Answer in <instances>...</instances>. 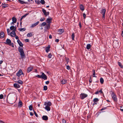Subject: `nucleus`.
I'll return each mask as SVG.
<instances>
[{
	"label": "nucleus",
	"mask_w": 123,
	"mask_h": 123,
	"mask_svg": "<svg viewBox=\"0 0 123 123\" xmlns=\"http://www.w3.org/2000/svg\"><path fill=\"white\" fill-rule=\"evenodd\" d=\"M18 50L20 53L21 58L23 59L25 57V55L23 49L21 47H19L18 48Z\"/></svg>",
	"instance_id": "1"
},
{
	"label": "nucleus",
	"mask_w": 123,
	"mask_h": 123,
	"mask_svg": "<svg viewBox=\"0 0 123 123\" xmlns=\"http://www.w3.org/2000/svg\"><path fill=\"white\" fill-rule=\"evenodd\" d=\"M36 76L38 77V78H42L44 80H46L47 79V76L43 72L42 73V74L41 75L38 74Z\"/></svg>",
	"instance_id": "2"
},
{
	"label": "nucleus",
	"mask_w": 123,
	"mask_h": 123,
	"mask_svg": "<svg viewBox=\"0 0 123 123\" xmlns=\"http://www.w3.org/2000/svg\"><path fill=\"white\" fill-rule=\"evenodd\" d=\"M111 95L112 97V98L114 101L115 102H117V98L116 95L113 92H111Z\"/></svg>",
	"instance_id": "3"
},
{
	"label": "nucleus",
	"mask_w": 123,
	"mask_h": 123,
	"mask_svg": "<svg viewBox=\"0 0 123 123\" xmlns=\"http://www.w3.org/2000/svg\"><path fill=\"white\" fill-rule=\"evenodd\" d=\"M106 11V10L105 9H102L101 10L100 13L102 15V18L103 19L105 18V14Z\"/></svg>",
	"instance_id": "4"
},
{
	"label": "nucleus",
	"mask_w": 123,
	"mask_h": 123,
	"mask_svg": "<svg viewBox=\"0 0 123 123\" xmlns=\"http://www.w3.org/2000/svg\"><path fill=\"white\" fill-rule=\"evenodd\" d=\"M88 95L84 93H82L80 95V97L81 99H83L87 97Z\"/></svg>",
	"instance_id": "5"
},
{
	"label": "nucleus",
	"mask_w": 123,
	"mask_h": 123,
	"mask_svg": "<svg viewBox=\"0 0 123 123\" xmlns=\"http://www.w3.org/2000/svg\"><path fill=\"white\" fill-rule=\"evenodd\" d=\"M23 74V72L21 69H20L16 73V75L18 77H19L20 75Z\"/></svg>",
	"instance_id": "6"
},
{
	"label": "nucleus",
	"mask_w": 123,
	"mask_h": 123,
	"mask_svg": "<svg viewBox=\"0 0 123 123\" xmlns=\"http://www.w3.org/2000/svg\"><path fill=\"white\" fill-rule=\"evenodd\" d=\"M11 41L8 38L6 40V42L5 43L6 44L8 45L9 46L12 45V44L11 43Z\"/></svg>",
	"instance_id": "7"
},
{
	"label": "nucleus",
	"mask_w": 123,
	"mask_h": 123,
	"mask_svg": "<svg viewBox=\"0 0 123 123\" xmlns=\"http://www.w3.org/2000/svg\"><path fill=\"white\" fill-rule=\"evenodd\" d=\"M42 11L46 17L47 15H49V12H46V10L44 9H42Z\"/></svg>",
	"instance_id": "8"
},
{
	"label": "nucleus",
	"mask_w": 123,
	"mask_h": 123,
	"mask_svg": "<svg viewBox=\"0 0 123 123\" xmlns=\"http://www.w3.org/2000/svg\"><path fill=\"white\" fill-rule=\"evenodd\" d=\"M52 18L50 17H49V18H47V20H46V22L48 23V24H50L52 22Z\"/></svg>",
	"instance_id": "9"
},
{
	"label": "nucleus",
	"mask_w": 123,
	"mask_h": 123,
	"mask_svg": "<svg viewBox=\"0 0 123 123\" xmlns=\"http://www.w3.org/2000/svg\"><path fill=\"white\" fill-rule=\"evenodd\" d=\"M50 101L48 102H45L44 104V105L45 106H50L52 105Z\"/></svg>",
	"instance_id": "10"
},
{
	"label": "nucleus",
	"mask_w": 123,
	"mask_h": 123,
	"mask_svg": "<svg viewBox=\"0 0 123 123\" xmlns=\"http://www.w3.org/2000/svg\"><path fill=\"white\" fill-rule=\"evenodd\" d=\"M64 31L63 29H59L58 31V34H61L63 33Z\"/></svg>",
	"instance_id": "11"
},
{
	"label": "nucleus",
	"mask_w": 123,
	"mask_h": 123,
	"mask_svg": "<svg viewBox=\"0 0 123 123\" xmlns=\"http://www.w3.org/2000/svg\"><path fill=\"white\" fill-rule=\"evenodd\" d=\"M39 23V21H37L35 23L32 24L31 26V27L33 28L37 25Z\"/></svg>",
	"instance_id": "12"
},
{
	"label": "nucleus",
	"mask_w": 123,
	"mask_h": 123,
	"mask_svg": "<svg viewBox=\"0 0 123 123\" xmlns=\"http://www.w3.org/2000/svg\"><path fill=\"white\" fill-rule=\"evenodd\" d=\"M16 35L15 32L14 31H12L10 33L11 36L12 37L15 36Z\"/></svg>",
	"instance_id": "13"
},
{
	"label": "nucleus",
	"mask_w": 123,
	"mask_h": 123,
	"mask_svg": "<svg viewBox=\"0 0 123 123\" xmlns=\"http://www.w3.org/2000/svg\"><path fill=\"white\" fill-rule=\"evenodd\" d=\"M17 42L20 46L21 47H23V44L22 43L19 39L17 40Z\"/></svg>",
	"instance_id": "14"
},
{
	"label": "nucleus",
	"mask_w": 123,
	"mask_h": 123,
	"mask_svg": "<svg viewBox=\"0 0 123 123\" xmlns=\"http://www.w3.org/2000/svg\"><path fill=\"white\" fill-rule=\"evenodd\" d=\"M4 33L3 32H1L0 33V38L1 39L4 38Z\"/></svg>",
	"instance_id": "15"
},
{
	"label": "nucleus",
	"mask_w": 123,
	"mask_h": 123,
	"mask_svg": "<svg viewBox=\"0 0 123 123\" xmlns=\"http://www.w3.org/2000/svg\"><path fill=\"white\" fill-rule=\"evenodd\" d=\"M42 119L46 121L48 120V117L46 115L43 116L42 117Z\"/></svg>",
	"instance_id": "16"
},
{
	"label": "nucleus",
	"mask_w": 123,
	"mask_h": 123,
	"mask_svg": "<svg viewBox=\"0 0 123 123\" xmlns=\"http://www.w3.org/2000/svg\"><path fill=\"white\" fill-rule=\"evenodd\" d=\"M50 45H48L47 48H46L45 49L47 53H48V52L50 51Z\"/></svg>",
	"instance_id": "17"
},
{
	"label": "nucleus",
	"mask_w": 123,
	"mask_h": 123,
	"mask_svg": "<svg viewBox=\"0 0 123 123\" xmlns=\"http://www.w3.org/2000/svg\"><path fill=\"white\" fill-rule=\"evenodd\" d=\"M33 69V68L32 67H30L27 69V71L28 73H29Z\"/></svg>",
	"instance_id": "18"
},
{
	"label": "nucleus",
	"mask_w": 123,
	"mask_h": 123,
	"mask_svg": "<svg viewBox=\"0 0 123 123\" xmlns=\"http://www.w3.org/2000/svg\"><path fill=\"white\" fill-rule=\"evenodd\" d=\"M80 9L82 11H83L84 10V7L82 4H80Z\"/></svg>",
	"instance_id": "19"
},
{
	"label": "nucleus",
	"mask_w": 123,
	"mask_h": 123,
	"mask_svg": "<svg viewBox=\"0 0 123 123\" xmlns=\"http://www.w3.org/2000/svg\"><path fill=\"white\" fill-rule=\"evenodd\" d=\"M13 86L14 87L17 88H19L20 87L19 85L17 84H14Z\"/></svg>",
	"instance_id": "20"
},
{
	"label": "nucleus",
	"mask_w": 123,
	"mask_h": 123,
	"mask_svg": "<svg viewBox=\"0 0 123 123\" xmlns=\"http://www.w3.org/2000/svg\"><path fill=\"white\" fill-rule=\"evenodd\" d=\"M50 28V24H48L46 25V26L45 27V28H46L47 30H49Z\"/></svg>",
	"instance_id": "21"
},
{
	"label": "nucleus",
	"mask_w": 123,
	"mask_h": 123,
	"mask_svg": "<svg viewBox=\"0 0 123 123\" xmlns=\"http://www.w3.org/2000/svg\"><path fill=\"white\" fill-rule=\"evenodd\" d=\"M33 33L31 32L28 33L27 34V36L28 37H30L32 36L33 34Z\"/></svg>",
	"instance_id": "22"
},
{
	"label": "nucleus",
	"mask_w": 123,
	"mask_h": 123,
	"mask_svg": "<svg viewBox=\"0 0 123 123\" xmlns=\"http://www.w3.org/2000/svg\"><path fill=\"white\" fill-rule=\"evenodd\" d=\"M18 106L20 107H21L22 106V103L20 100H19L18 102Z\"/></svg>",
	"instance_id": "23"
},
{
	"label": "nucleus",
	"mask_w": 123,
	"mask_h": 123,
	"mask_svg": "<svg viewBox=\"0 0 123 123\" xmlns=\"http://www.w3.org/2000/svg\"><path fill=\"white\" fill-rule=\"evenodd\" d=\"M1 5L3 8H5V7H8V4H5L2 3Z\"/></svg>",
	"instance_id": "24"
},
{
	"label": "nucleus",
	"mask_w": 123,
	"mask_h": 123,
	"mask_svg": "<svg viewBox=\"0 0 123 123\" xmlns=\"http://www.w3.org/2000/svg\"><path fill=\"white\" fill-rule=\"evenodd\" d=\"M67 80L65 79H63L61 82V84H65L66 83Z\"/></svg>",
	"instance_id": "25"
},
{
	"label": "nucleus",
	"mask_w": 123,
	"mask_h": 123,
	"mask_svg": "<svg viewBox=\"0 0 123 123\" xmlns=\"http://www.w3.org/2000/svg\"><path fill=\"white\" fill-rule=\"evenodd\" d=\"M12 22L14 23H16L17 22V19L16 18L13 17L12 18Z\"/></svg>",
	"instance_id": "26"
},
{
	"label": "nucleus",
	"mask_w": 123,
	"mask_h": 123,
	"mask_svg": "<svg viewBox=\"0 0 123 123\" xmlns=\"http://www.w3.org/2000/svg\"><path fill=\"white\" fill-rule=\"evenodd\" d=\"M45 108L46 110L48 111H49L50 110V106H45Z\"/></svg>",
	"instance_id": "27"
},
{
	"label": "nucleus",
	"mask_w": 123,
	"mask_h": 123,
	"mask_svg": "<svg viewBox=\"0 0 123 123\" xmlns=\"http://www.w3.org/2000/svg\"><path fill=\"white\" fill-rule=\"evenodd\" d=\"M18 0L19 1V3L22 4H26L27 3L26 2L24 1L21 0Z\"/></svg>",
	"instance_id": "28"
},
{
	"label": "nucleus",
	"mask_w": 123,
	"mask_h": 123,
	"mask_svg": "<svg viewBox=\"0 0 123 123\" xmlns=\"http://www.w3.org/2000/svg\"><path fill=\"white\" fill-rule=\"evenodd\" d=\"M118 66L122 68H123V66L121 64V63L119 62H118Z\"/></svg>",
	"instance_id": "29"
},
{
	"label": "nucleus",
	"mask_w": 123,
	"mask_h": 123,
	"mask_svg": "<svg viewBox=\"0 0 123 123\" xmlns=\"http://www.w3.org/2000/svg\"><path fill=\"white\" fill-rule=\"evenodd\" d=\"M91 45L90 44H88L87 45L86 48L87 49H90L91 47Z\"/></svg>",
	"instance_id": "30"
},
{
	"label": "nucleus",
	"mask_w": 123,
	"mask_h": 123,
	"mask_svg": "<svg viewBox=\"0 0 123 123\" xmlns=\"http://www.w3.org/2000/svg\"><path fill=\"white\" fill-rule=\"evenodd\" d=\"M92 72L93 73L92 74V76L93 77H97V76H95V71L94 69H93Z\"/></svg>",
	"instance_id": "31"
},
{
	"label": "nucleus",
	"mask_w": 123,
	"mask_h": 123,
	"mask_svg": "<svg viewBox=\"0 0 123 123\" xmlns=\"http://www.w3.org/2000/svg\"><path fill=\"white\" fill-rule=\"evenodd\" d=\"M99 100L98 99V98H94L93 99V101L94 102H95L96 103Z\"/></svg>",
	"instance_id": "32"
},
{
	"label": "nucleus",
	"mask_w": 123,
	"mask_h": 123,
	"mask_svg": "<svg viewBox=\"0 0 123 123\" xmlns=\"http://www.w3.org/2000/svg\"><path fill=\"white\" fill-rule=\"evenodd\" d=\"M100 81L101 84H103L104 83V80L103 78H101L100 79Z\"/></svg>",
	"instance_id": "33"
},
{
	"label": "nucleus",
	"mask_w": 123,
	"mask_h": 123,
	"mask_svg": "<svg viewBox=\"0 0 123 123\" xmlns=\"http://www.w3.org/2000/svg\"><path fill=\"white\" fill-rule=\"evenodd\" d=\"M75 36L74 35V33H73L71 35V37L72 40H74V37Z\"/></svg>",
	"instance_id": "34"
},
{
	"label": "nucleus",
	"mask_w": 123,
	"mask_h": 123,
	"mask_svg": "<svg viewBox=\"0 0 123 123\" xmlns=\"http://www.w3.org/2000/svg\"><path fill=\"white\" fill-rule=\"evenodd\" d=\"M46 25V23L45 22H44L42 23L41 25V27H43Z\"/></svg>",
	"instance_id": "35"
},
{
	"label": "nucleus",
	"mask_w": 123,
	"mask_h": 123,
	"mask_svg": "<svg viewBox=\"0 0 123 123\" xmlns=\"http://www.w3.org/2000/svg\"><path fill=\"white\" fill-rule=\"evenodd\" d=\"M43 90L44 91H46L48 89L47 87V86H44L43 87Z\"/></svg>",
	"instance_id": "36"
},
{
	"label": "nucleus",
	"mask_w": 123,
	"mask_h": 123,
	"mask_svg": "<svg viewBox=\"0 0 123 123\" xmlns=\"http://www.w3.org/2000/svg\"><path fill=\"white\" fill-rule=\"evenodd\" d=\"M18 83L20 84L21 85L23 83V81L20 80H19L18 81Z\"/></svg>",
	"instance_id": "37"
},
{
	"label": "nucleus",
	"mask_w": 123,
	"mask_h": 123,
	"mask_svg": "<svg viewBox=\"0 0 123 123\" xmlns=\"http://www.w3.org/2000/svg\"><path fill=\"white\" fill-rule=\"evenodd\" d=\"M35 3L38 4H39L40 3V1L39 0H35Z\"/></svg>",
	"instance_id": "38"
},
{
	"label": "nucleus",
	"mask_w": 123,
	"mask_h": 123,
	"mask_svg": "<svg viewBox=\"0 0 123 123\" xmlns=\"http://www.w3.org/2000/svg\"><path fill=\"white\" fill-rule=\"evenodd\" d=\"M110 106H107L106 107H103V108H102V109H101L100 110L101 111H102L103 110H105V109H107V107H109Z\"/></svg>",
	"instance_id": "39"
},
{
	"label": "nucleus",
	"mask_w": 123,
	"mask_h": 123,
	"mask_svg": "<svg viewBox=\"0 0 123 123\" xmlns=\"http://www.w3.org/2000/svg\"><path fill=\"white\" fill-rule=\"evenodd\" d=\"M45 1L44 0H41L40 1V3H41L42 4H44L45 3Z\"/></svg>",
	"instance_id": "40"
},
{
	"label": "nucleus",
	"mask_w": 123,
	"mask_h": 123,
	"mask_svg": "<svg viewBox=\"0 0 123 123\" xmlns=\"http://www.w3.org/2000/svg\"><path fill=\"white\" fill-rule=\"evenodd\" d=\"M19 30L20 31H25V28H21L19 29Z\"/></svg>",
	"instance_id": "41"
},
{
	"label": "nucleus",
	"mask_w": 123,
	"mask_h": 123,
	"mask_svg": "<svg viewBox=\"0 0 123 123\" xmlns=\"http://www.w3.org/2000/svg\"><path fill=\"white\" fill-rule=\"evenodd\" d=\"M33 111L34 112V114L35 116L37 117L38 116V115L37 114L36 111L34 110H33Z\"/></svg>",
	"instance_id": "42"
},
{
	"label": "nucleus",
	"mask_w": 123,
	"mask_h": 123,
	"mask_svg": "<svg viewBox=\"0 0 123 123\" xmlns=\"http://www.w3.org/2000/svg\"><path fill=\"white\" fill-rule=\"evenodd\" d=\"M32 105H30L29 107V109L30 111H31L32 110Z\"/></svg>",
	"instance_id": "43"
},
{
	"label": "nucleus",
	"mask_w": 123,
	"mask_h": 123,
	"mask_svg": "<svg viewBox=\"0 0 123 123\" xmlns=\"http://www.w3.org/2000/svg\"><path fill=\"white\" fill-rule=\"evenodd\" d=\"M14 27H15L13 26H11L10 27V29L11 30H13L14 29Z\"/></svg>",
	"instance_id": "44"
},
{
	"label": "nucleus",
	"mask_w": 123,
	"mask_h": 123,
	"mask_svg": "<svg viewBox=\"0 0 123 123\" xmlns=\"http://www.w3.org/2000/svg\"><path fill=\"white\" fill-rule=\"evenodd\" d=\"M66 60L67 62V64H68L69 62V59L68 58H67L66 57H65Z\"/></svg>",
	"instance_id": "45"
},
{
	"label": "nucleus",
	"mask_w": 123,
	"mask_h": 123,
	"mask_svg": "<svg viewBox=\"0 0 123 123\" xmlns=\"http://www.w3.org/2000/svg\"><path fill=\"white\" fill-rule=\"evenodd\" d=\"M45 19V18H40V21H41V22H42V21H44Z\"/></svg>",
	"instance_id": "46"
},
{
	"label": "nucleus",
	"mask_w": 123,
	"mask_h": 123,
	"mask_svg": "<svg viewBox=\"0 0 123 123\" xmlns=\"http://www.w3.org/2000/svg\"><path fill=\"white\" fill-rule=\"evenodd\" d=\"M48 57L49 58H51V57L52 56V54L51 53H49L48 55Z\"/></svg>",
	"instance_id": "47"
},
{
	"label": "nucleus",
	"mask_w": 123,
	"mask_h": 123,
	"mask_svg": "<svg viewBox=\"0 0 123 123\" xmlns=\"http://www.w3.org/2000/svg\"><path fill=\"white\" fill-rule=\"evenodd\" d=\"M62 123H66V122L64 118H63L62 119Z\"/></svg>",
	"instance_id": "48"
},
{
	"label": "nucleus",
	"mask_w": 123,
	"mask_h": 123,
	"mask_svg": "<svg viewBox=\"0 0 123 123\" xmlns=\"http://www.w3.org/2000/svg\"><path fill=\"white\" fill-rule=\"evenodd\" d=\"M29 14V13H26L23 16H22V17L23 18H25L26 17V16L27 15Z\"/></svg>",
	"instance_id": "49"
},
{
	"label": "nucleus",
	"mask_w": 123,
	"mask_h": 123,
	"mask_svg": "<svg viewBox=\"0 0 123 123\" xmlns=\"http://www.w3.org/2000/svg\"><path fill=\"white\" fill-rule=\"evenodd\" d=\"M7 31L8 35H9L10 34L9 32L10 31L9 29L8 28L7 29Z\"/></svg>",
	"instance_id": "50"
},
{
	"label": "nucleus",
	"mask_w": 123,
	"mask_h": 123,
	"mask_svg": "<svg viewBox=\"0 0 123 123\" xmlns=\"http://www.w3.org/2000/svg\"><path fill=\"white\" fill-rule=\"evenodd\" d=\"M83 16L84 17V19H85L86 18V14L85 13H83Z\"/></svg>",
	"instance_id": "51"
},
{
	"label": "nucleus",
	"mask_w": 123,
	"mask_h": 123,
	"mask_svg": "<svg viewBox=\"0 0 123 123\" xmlns=\"http://www.w3.org/2000/svg\"><path fill=\"white\" fill-rule=\"evenodd\" d=\"M99 93H100L102 94H104L103 92L102 91V89H101L99 91H98Z\"/></svg>",
	"instance_id": "52"
},
{
	"label": "nucleus",
	"mask_w": 123,
	"mask_h": 123,
	"mask_svg": "<svg viewBox=\"0 0 123 123\" xmlns=\"http://www.w3.org/2000/svg\"><path fill=\"white\" fill-rule=\"evenodd\" d=\"M67 69L69 70L70 69V67L69 65L67 66Z\"/></svg>",
	"instance_id": "53"
},
{
	"label": "nucleus",
	"mask_w": 123,
	"mask_h": 123,
	"mask_svg": "<svg viewBox=\"0 0 123 123\" xmlns=\"http://www.w3.org/2000/svg\"><path fill=\"white\" fill-rule=\"evenodd\" d=\"M3 94H1L0 95V99H2L3 98Z\"/></svg>",
	"instance_id": "54"
},
{
	"label": "nucleus",
	"mask_w": 123,
	"mask_h": 123,
	"mask_svg": "<svg viewBox=\"0 0 123 123\" xmlns=\"http://www.w3.org/2000/svg\"><path fill=\"white\" fill-rule=\"evenodd\" d=\"M49 82H50L49 81H48L45 82V84H46L48 85L49 83Z\"/></svg>",
	"instance_id": "55"
},
{
	"label": "nucleus",
	"mask_w": 123,
	"mask_h": 123,
	"mask_svg": "<svg viewBox=\"0 0 123 123\" xmlns=\"http://www.w3.org/2000/svg\"><path fill=\"white\" fill-rule=\"evenodd\" d=\"M25 42H28L29 41V40L28 39H25Z\"/></svg>",
	"instance_id": "56"
},
{
	"label": "nucleus",
	"mask_w": 123,
	"mask_h": 123,
	"mask_svg": "<svg viewBox=\"0 0 123 123\" xmlns=\"http://www.w3.org/2000/svg\"><path fill=\"white\" fill-rule=\"evenodd\" d=\"M79 24L80 27V28H81V23L80 22H79Z\"/></svg>",
	"instance_id": "57"
},
{
	"label": "nucleus",
	"mask_w": 123,
	"mask_h": 123,
	"mask_svg": "<svg viewBox=\"0 0 123 123\" xmlns=\"http://www.w3.org/2000/svg\"><path fill=\"white\" fill-rule=\"evenodd\" d=\"M92 82V80L91 79V77H90V79L89 80V82L90 83H91Z\"/></svg>",
	"instance_id": "58"
},
{
	"label": "nucleus",
	"mask_w": 123,
	"mask_h": 123,
	"mask_svg": "<svg viewBox=\"0 0 123 123\" xmlns=\"http://www.w3.org/2000/svg\"><path fill=\"white\" fill-rule=\"evenodd\" d=\"M122 107L121 106L120 107V110L122 111H123V109H122Z\"/></svg>",
	"instance_id": "59"
},
{
	"label": "nucleus",
	"mask_w": 123,
	"mask_h": 123,
	"mask_svg": "<svg viewBox=\"0 0 123 123\" xmlns=\"http://www.w3.org/2000/svg\"><path fill=\"white\" fill-rule=\"evenodd\" d=\"M59 40L58 39H57L55 40V41L58 43L59 42Z\"/></svg>",
	"instance_id": "60"
},
{
	"label": "nucleus",
	"mask_w": 123,
	"mask_h": 123,
	"mask_svg": "<svg viewBox=\"0 0 123 123\" xmlns=\"http://www.w3.org/2000/svg\"><path fill=\"white\" fill-rule=\"evenodd\" d=\"M15 38L16 39H18V40L19 39H18L19 37L18 36H15Z\"/></svg>",
	"instance_id": "61"
},
{
	"label": "nucleus",
	"mask_w": 123,
	"mask_h": 123,
	"mask_svg": "<svg viewBox=\"0 0 123 123\" xmlns=\"http://www.w3.org/2000/svg\"><path fill=\"white\" fill-rule=\"evenodd\" d=\"M99 93L98 91H97L95 92V94H97Z\"/></svg>",
	"instance_id": "62"
},
{
	"label": "nucleus",
	"mask_w": 123,
	"mask_h": 123,
	"mask_svg": "<svg viewBox=\"0 0 123 123\" xmlns=\"http://www.w3.org/2000/svg\"><path fill=\"white\" fill-rule=\"evenodd\" d=\"M49 38L50 39H51L52 38V37L51 35H49Z\"/></svg>",
	"instance_id": "63"
},
{
	"label": "nucleus",
	"mask_w": 123,
	"mask_h": 123,
	"mask_svg": "<svg viewBox=\"0 0 123 123\" xmlns=\"http://www.w3.org/2000/svg\"><path fill=\"white\" fill-rule=\"evenodd\" d=\"M15 23L13 22H12V23H11V25H14V23Z\"/></svg>",
	"instance_id": "64"
}]
</instances>
